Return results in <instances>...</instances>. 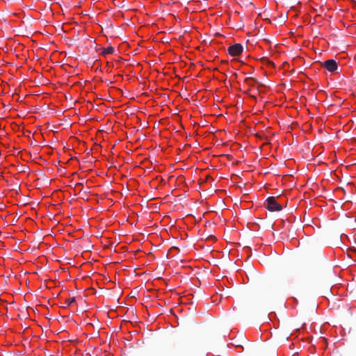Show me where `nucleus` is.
I'll return each instance as SVG.
<instances>
[{
  "mask_svg": "<svg viewBox=\"0 0 356 356\" xmlns=\"http://www.w3.org/2000/svg\"><path fill=\"white\" fill-rule=\"evenodd\" d=\"M102 232H97L96 233V236H102Z\"/></svg>",
  "mask_w": 356,
  "mask_h": 356,
  "instance_id": "9d476101",
  "label": "nucleus"
},
{
  "mask_svg": "<svg viewBox=\"0 0 356 356\" xmlns=\"http://www.w3.org/2000/svg\"><path fill=\"white\" fill-rule=\"evenodd\" d=\"M253 81V79H252V78L247 79V81Z\"/></svg>",
  "mask_w": 356,
  "mask_h": 356,
  "instance_id": "9b49d317",
  "label": "nucleus"
},
{
  "mask_svg": "<svg viewBox=\"0 0 356 356\" xmlns=\"http://www.w3.org/2000/svg\"><path fill=\"white\" fill-rule=\"evenodd\" d=\"M302 229V232H305V227H303Z\"/></svg>",
  "mask_w": 356,
  "mask_h": 356,
  "instance_id": "a211bd4d",
  "label": "nucleus"
},
{
  "mask_svg": "<svg viewBox=\"0 0 356 356\" xmlns=\"http://www.w3.org/2000/svg\"><path fill=\"white\" fill-rule=\"evenodd\" d=\"M17 218V216H15L14 218H13V220H15V218Z\"/></svg>",
  "mask_w": 356,
  "mask_h": 356,
  "instance_id": "f3484780",
  "label": "nucleus"
},
{
  "mask_svg": "<svg viewBox=\"0 0 356 356\" xmlns=\"http://www.w3.org/2000/svg\"><path fill=\"white\" fill-rule=\"evenodd\" d=\"M27 219V217H24V219H23V221H25Z\"/></svg>",
  "mask_w": 356,
  "mask_h": 356,
  "instance_id": "4468645a",
  "label": "nucleus"
},
{
  "mask_svg": "<svg viewBox=\"0 0 356 356\" xmlns=\"http://www.w3.org/2000/svg\"><path fill=\"white\" fill-rule=\"evenodd\" d=\"M243 46L239 44H235L229 47L227 51L232 56H239L243 52Z\"/></svg>",
  "mask_w": 356,
  "mask_h": 356,
  "instance_id": "7ed1b4c3",
  "label": "nucleus"
},
{
  "mask_svg": "<svg viewBox=\"0 0 356 356\" xmlns=\"http://www.w3.org/2000/svg\"><path fill=\"white\" fill-rule=\"evenodd\" d=\"M262 61L264 62V63H266L268 65H274L273 63L271 62L270 60H269L267 58H261Z\"/></svg>",
  "mask_w": 356,
  "mask_h": 356,
  "instance_id": "0eeeda50",
  "label": "nucleus"
},
{
  "mask_svg": "<svg viewBox=\"0 0 356 356\" xmlns=\"http://www.w3.org/2000/svg\"><path fill=\"white\" fill-rule=\"evenodd\" d=\"M55 220H56V221H57V222H60V219H57V218H56V219H55Z\"/></svg>",
  "mask_w": 356,
  "mask_h": 356,
  "instance_id": "f8f14e48",
  "label": "nucleus"
},
{
  "mask_svg": "<svg viewBox=\"0 0 356 356\" xmlns=\"http://www.w3.org/2000/svg\"><path fill=\"white\" fill-rule=\"evenodd\" d=\"M17 218V216H15L14 218H13V220H15V218Z\"/></svg>",
  "mask_w": 356,
  "mask_h": 356,
  "instance_id": "dca6fc26",
  "label": "nucleus"
},
{
  "mask_svg": "<svg viewBox=\"0 0 356 356\" xmlns=\"http://www.w3.org/2000/svg\"><path fill=\"white\" fill-rule=\"evenodd\" d=\"M264 207L270 211H279L282 209V204L278 202L277 200L275 197H268L265 202Z\"/></svg>",
  "mask_w": 356,
  "mask_h": 356,
  "instance_id": "f257e3e1",
  "label": "nucleus"
},
{
  "mask_svg": "<svg viewBox=\"0 0 356 356\" xmlns=\"http://www.w3.org/2000/svg\"><path fill=\"white\" fill-rule=\"evenodd\" d=\"M273 225H271L268 226V228H269V229H273Z\"/></svg>",
  "mask_w": 356,
  "mask_h": 356,
  "instance_id": "ddd939ff",
  "label": "nucleus"
},
{
  "mask_svg": "<svg viewBox=\"0 0 356 356\" xmlns=\"http://www.w3.org/2000/svg\"><path fill=\"white\" fill-rule=\"evenodd\" d=\"M114 51V48L113 47H108L107 48L104 49L102 51V55L106 56V54H113Z\"/></svg>",
  "mask_w": 356,
  "mask_h": 356,
  "instance_id": "39448f33",
  "label": "nucleus"
},
{
  "mask_svg": "<svg viewBox=\"0 0 356 356\" xmlns=\"http://www.w3.org/2000/svg\"><path fill=\"white\" fill-rule=\"evenodd\" d=\"M17 218V216H15L14 218H13V220H15V218Z\"/></svg>",
  "mask_w": 356,
  "mask_h": 356,
  "instance_id": "2eb2a0df",
  "label": "nucleus"
},
{
  "mask_svg": "<svg viewBox=\"0 0 356 356\" xmlns=\"http://www.w3.org/2000/svg\"><path fill=\"white\" fill-rule=\"evenodd\" d=\"M74 302H75V298L72 297L71 298L66 300L65 304L67 305V306H69Z\"/></svg>",
  "mask_w": 356,
  "mask_h": 356,
  "instance_id": "423d86ee",
  "label": "nucleus"
},
{
  "mask_svg": "<svg viewBox=\"0 0 356 356\" xmlns=\"http://www.w3.org/2000/svg\"><path fill=\"white\" fill-rule=\"evenodd\" d=\"M322 65L329 72H334L337 70V63L336 60L330 59L325 60Z\"/></svg>",
  "mask_w": 356,
  "mask_h": 356,
  "instance_id": "20e7f679",
  "label": "nucleus"
},
{
  "mask_svg": "<svg viewBox=\"0 0 356 356\" xmlns=\"http://www.w3.org/2000/svg\"><path fill=\"white\" fill-rule=\"evenodd\" d=\"M315 225L320 234L322 233L325 235H330L335 232L338 234L340 233V231H336L331 224H323V226L321 224H315Z\"/></svg>",
  "mask_w": 356,
  "mask_h": 356,
  "instance_id": "f03ea898",
  "label": "nucleus"
},
{
  "mask_svg": "<svg viewBox=\"0 0 356 356\" xmlns=\"http://www.w3.org/2000/svg\"><path fill=\"white\" fill-rule=\"evenodd\" d=\"M286 220H289V221H290V222H294L296 220V217H295V216H293V219H292V218H291V217L290 218H287V219H286ZM284 221H285V220H284V219H283V220H282V222H284Z\"/></svg>",
  "mask_w": 356,
  "mask_h": 356,
  "instance_id": "6e6552de",
  "label": "nucleus"
},
{
  "mask_svg": "<svg viewBox=\"0 0 356 356\" xmlns=\"http://www.w3.org/2000/svg\"><path fill=\"white\" fill-rule=\"evenodd\" d=\"M177 229V227L175 225H172L170 228V232L172 233V230L173 229Z\"/></svg>",
  "mask_w": 356,
  "mask_h": 356,
  "instance_id": "1a4fd4ad",
  "label": "nucleus"
}]
</instances>
